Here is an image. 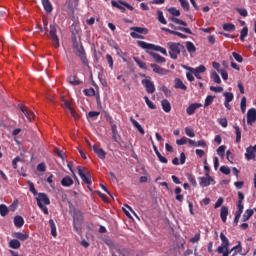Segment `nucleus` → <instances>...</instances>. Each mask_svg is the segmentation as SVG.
I'll list each match as a JSON object with an SVG mask.
<instances>
[{
	"label": "nucleus",
	"instance_id": "obj_1",
	"mask_svg": "<svg viewBox=\"0 0 256 256\" xmlns=\"http://www.w3.org/2000/svg\"><path fill=\"white\" fill-rule=\"evenodd\" d=\"M137 45L138 47H141V49H145L146 53H148V55H151L156 63H165V61H167L165 59V57H167V50L165 48L141 40L137 41ZM152 51H158L159 53H162V55H164L165 57L160 56L158 53Z\"/></svg>",
	"mask_w": 256,
	"mask_h": 256
},
{
	"label": "nucleus",
	"instance_id": "obj_2",
	"mask_svg": "<svg viewBox=\"0 0 256 256\" xmlns=\"http://www.w3.org/2000/svg\"><path fill=\"white\" fill-rule=\"evenodd\" d=\"M71 41L75 55L79 57L80 61H82V64L85 67L90 69L89 60L87 59V54L85 53V48H83V45H79V41H77V36L75 33H72Z\"/></svg>",
	"mask_w": 256,
	"mask_h": 256
},
{
	"label": "nucleus",
	"instance_id": "obj_3",
	"mask_svg": "<svg viewBox=\"0 0 256 256\" xmlns=\"http://www.w3.org/2000/svg\"><path fill=\"white\" fill-rule=\"evenodd\" d=\"M169 49V55L171 59L177 60L179 55H181V51H185V46H183L181 43L177 42H169L167 44Z\"/></svg>",
	"mask_w": 256,
	"mask_h": 256
},
{
	"label": "nucleus",
	"instance_id": "obj_4",
	"mask_svg": "<svg viewBox=\"0 0 256 256\" xmlns=\"http://www.w3.org/2000/svg\"><path fill=\"white\" fill-rule=\"evenodd\" d=\"M130 31H133L130 33V36L133 37V39H145L144 36L139 35L138 33L143 35H147V33H149V30L147 28H142L137 26L131 27Z\"/></svg>",
	"mask_w": 256,
	"mask_h": 256
},
{
	"label": "nucleus",
	"instance_id": "obj_5",
	"mask_svg": "<svg viewBox=\"0 0 256 256\" xmlns=\"http://www.w3.org/2000/svg\"><path fill=\"white\" fill-rule=\"evenodd\" d=\"M49 37L52 41L53 48L59 49V36H57V27L55 25H50Z\"/></svg>",
	"mask_w": 256,
	"mask_h": 256
},
{
	"label": "nucleus",
	"instance_id": "obj_6",
	"mask_svg": "<svg viewBox=\"0 0 256 256\" xmlns=\"http://www.w3.org/2000/svg\"><path fill=\"white\" fill-rule=\"evenodd\" d=\"M111 5H112V7H116V9H119L121 11V13H125V7H126V9H129V11L135 10V8L133 6H131L129 3H127L126 1H123V0H118V2L115 0H112ZM121 5H123V6H121Z\"/></svg>",
	"mask_w": 256,
	"mask_h": 256
},
{
	"label": "nucleus",
	"instance_id": "obj_7",
	"mask_svg": "<svg viewBox=\"0 0 256 256\" xmlns=\"http://www.w3.org/2000/svg\"><path fill=\"white\" fill-rule=\"evenodd\" d=\"M61 101L62 107H64V109H67L74 119H80L81 116H79V114L75 112V109H73V106H71V101L65 99V96L61 97Z\"/></svg>",
	"mask_w": 256,
	"mask_h": 256
},
{
	"label": "nucleus",
	"instance_id": "obj_8",
	"mask_svg": "<svg viewBox=\"0 0 256 256\" xmlns=\"http://www.w3.org/2000/svg\"><path fill=\"white\" fill-rule=\"evenodd\" d=\"M81 223H83V212L76 211L73 216V228L75 231H79L81 229Z\"/></svg>",
	"mask_w": 256,
	"mask_h": 256
},
{
	"label": "nucleus",
	"instance_id": "obj_9",
	"mask_svg": "<svg viewBox=\"0 0 256 256\" xmlns=\"http://www.w3.org/2000/svg\"><path fill=\"white\" fill-rule=\"evenodd\" d=\"M36 201L38 206L51 205V200L49 199V196L46 193H38Z\"/></svg>",
	"mask_w": 256,
	"mask_h": 256
},
{
	"label": "nucleus",
	"instance_id": "obj_10",
	"mask_svg": "<svg viewBox=\"0 0 256 256\" xmlns=\"http://www.w3.org/2000/svg\"><path fill=\"white\" fill-rule=\"evenodd\" d=\"M220 239L222 244L217 248V253H223L225 249H229V239L223 234V232L220 233Z\"/></svg>",
	"mask_w": 256,
	"mask_h": 256
},
{
	"label": "nucleus",
	"instance_id": "obj_11",
	"mask_svg": "<svg viewBox=\"0 0 256 256\" xmlns=\"http://www.w3.org/2000/svg\"><path fill=\"white\" fill-rule=\"evenodd\" d=\"M255 153H256V145L247 147L246 153L244 154L245 159H247V161L254 160L256 157Z\"/></svg>",
	"mask_w": 256,
	"mask_h": 256
},
{
	"label": "nucleus",
	"instance_id": "obj_12",
	"mask_svg": "<svg viewBox=\"0 0 256 256\" xmlns=\"http://www.w3.org/2000/svg\"><path fill=\"white\" fill-rule=\"evenodd\" d=\"M77 170H78V175L80 177V179H82V181H84V183H86V185H91V176L90 175H85V172L83 171V167L81 166H77Z\"/></svg>",
	"mask_w": 256,
	"mask_h": 256
},
{
	"label": "nucleus",
	"instance_id": "obj_13",
	"mask_svg": "<svg viewBox=\"0 0 256 256\" xmlns=\"http://www.w3.org/2000/svg\"><path fill=\"white\" fill-rule=\"evenodd\" d=\"M141 83L145 87L147 93L153 94V92L155 91V84L151 80L143 79Z\"/></svg>",
	"mask_w": 256,
	"mask_h": 256
},
{
	"label": "nucleus",
	"instance_id": "obj_14",
	"mask_svg": "<svg viewBox=\"0 0 256 256\" xmlns=\"http://www.w3.org/2000/svg\"><path fill=\"white\" fill-rule=\"evenodd\" d=\"M20 110L22 111L23 115L26 117V119L31 123L33 119H35V114L33 112L29 111V108L23 105H19Z\"/></svg>",
	"mask_w": 256,
	"mask_h": 256
},
{
	"label": "nucleus",
	"instance_id": "obj_15",
	"mask_svg": "<svg viewBox=\"0 0 256 256\" xmlns=\"http://www.w3.org/2000/svg\"><path fill=\"white\" fill-rule=\"evenodd\" d=\"M20 110L22 111L23 115L26 117V119L31 123L33 119H35V114L33 112L29 111V108L23 105H19Z\"/></svg>",
	"mask_w": 256,
	"mask_h": 256
},
{
	"label": "nucleus",
	"instance_id": "obj_16",
	"mask_svg": "<svg viewBox=\"0 0 256 256\" xmlns=\"http://www.w3.org/2000/svg\"><path fill=\"white\" fill-rule=\"evenodd\" d=\"M198 180H199V185L201 187H209V185H211V183L215 181L213 177H211V175H208L205 177H199Z\"/></svg>",
	"mask_w": 256,
	"mask_h": 256
},
{
	"label": "nucleus",
	"instance_id": "obj_17",
	"mask_svg": "<svg viewBox=\"0 0 256 256\" xmlns=\"http://www.w3.org/2000/svg\"><path fill=\"white\" fill-rule=\"evenodd\" d=\"M256 122V109L251 108L247 112V123L248 125H253Z\"/></svg>",
	"mask_w": 256,
	"mask_h": 256
},
{
	"label": "nucleus",
	"instance_id": "obj_18",
	"mask_svg": "<svg viewBox=\"0 0 256 256\" xmlns=\"http://www.w3.org/2000/svg\"><path fill=\"white\" fill-rule=\"evenodd\" d=\"M92 149L99 159H105V157H107V152H105L103 148H99L97 145H94Z\"/></svg>",
	"mask_w": 256,
	"mask_h": 256
},
{
	"label": "nucleus",
	"instance_id": "obj_19",
	"mask_svg": "<svg viewBox=\"0 0 256 256\" xmlns=\"http://www.w3.org/2000/svg\"><path fill=\"white\" fill-rule=\"evenodd\" d=\"M150 66L153 68L154 73H157L158 75H167V73H169V70L162 68L157 64H150Z\"/></svg>",
	"mask_w": 256,
	"mask_h": 256
},
{
	"label": "nucleus",
	"instance_id": "obj_20",
	"mask_svg": "<svg viewBox=\"0 0 256 256\" xmlns=\"http://www.w3.org/2000/svg\"><path fill=\"white\" fill-rule=\"evenodd\" d=\"M121 135H123V130L112 129L113 140L119 143V145H121V141L123 140Z\"/></svg>",
	"mask_w": 256,
	"mask_h": 256
},
{
	"label": "nucleus",
	"instance_id": "obj_21",
	"mask_svg": "<svg viewBox=\"0 0 256 256\" xmlns=\"http://www.w3.org/2000/svg\"><path fill=\"white\" fill-rule=\"evenodd\" d=\"M200 107H203V105L199 103L190 104L186 109L187 115H193L195 111H197V109H199Z\"/></svg>",
	"mask_w": 256,
	"mask_h": 256
},
{
	"label": "nucleus",
	"instance_id": "obj_22",
	"mask_svg": "<svg viewBox=\"0 0 256 256\" xmlns=\"http://www.w3.org/2000/svg\"><path fill=\"white\" fill-rule=\"evenodd\" d=\"M228 215H229V208L227 206H222L220 210V217L223 223H227Z\"/></svg>",
	"mask_w": 256,
	"mask_h": 256
},
{
	"label": "nucleus",
	"instance_id": "obj_23",
	"mask_svg": "<svg viewBox=\"0 0 256 256\" xmlns=\"http://www.w3.org/2000/svg\"><path fill=\"white\" fill-rule=\"evenodd\" d=\"M171 29H175L177 31H183L184 33H187L188 35H193V32L189 28L181 27V26H175L173 23L168 24Z\"/></svg>",
	"mask_w": 256,
	"mask_h": 256
},
{
	"label": "nucleus",
	"instance_id": "obj_24",
	"mask_svg": "<svg viewBox=\"0 0 256 256\" xmlns=\"http://www.w3.org/2000/svg\"><path fill=\"white\" fill-rule=\"evenodd\" d=\"M68 83H70V85H81V83H83L81 80H79V77L77 75H71L67 78Z\"/></svg>",
	"mask_w": 256,
	"mask_h": 256
},
{
	"label": "nucleus",
	"instance_id": "obj_25",
	"mask_svg": "<svg viewBox=\"0 0 256 256\" xmlns=\"http://www.w3.org/2000/svg\"><path fill=\"white\" fill-rule=\"evenodd\" d=\"M12 237L19 241H27L29 239V234H23L22 232H14Z\"/></svg>",
	"mask_w": 256,
	"mask_h": 256
},
{
	"label": "nucleus",
	"instance_id": "obj_26",
	"mask_svg": "<svg viewBox=\"0 0 256 256\" xmlns=\"http://www.w3.org/2000/svg\"><path fill=\"white\" fill-rule=\"evenodd\" d=\"M42 5L44 7V10L46 13H51L53 11V4H51V1L49 0H41Z\"/></svg>",
	"mask_w": 256,
	"mask_h": 256
},
{
	"label": "nucleus",
	"instance_id": "obj_27",
	"mask_svg": "<svg viewBox=\"0 0 256 256\" xmlns=\"http://www.w3.org/2000/svg\"><path fill=\"white\" fill-rule=\"evenodd\" d=\"M174 83H175L174 85L175 89H181L182 91H187V86L183 84V81L181 79L176 78L174 80Z\"/></svg>",
	"mask_w": 256,
	"mask_h": 256
},
{
	"label": "nucleus",
	"instance_id": "obj_28",
	"mask_svg": "<svg viewBox=\"0 0 256 256\" xmlns=\"http://www.w3.org/2000/svg\"><path fill=\"white\" fill-rule=\"evenodd\" d=\"M61 185L62 187H71V185H73V178H71V176H65L61 180Z\"/></svg>",
	"mask_w": 256,
	"mask_h": 256
},
{
	"label": "nucleus",
	"instance_id": "obj_29",
	"mask_svg": "<svg viewBox=\"0 0 256 256\" xmlns=\"http://www.w3.org/2000/svg\"><path fill=\"white\" fill-rule=\"evenodd\" d=\"M161 106H162L163 111H165V113L171 112V103L169 102V100H167V99L162 100Z\"/></svg>",
	"mask_w": 256,
	"mask_h": 256
},
{
	"label": "nucleus",
	"instance_id": "obj_30",
	"mask_svg": "<svg viewBox=\"0 0 256 256\" xmlns=\"http://www.w3.org/2000/svg\"><path fill=\"white\" fill-rule=\"evenodd\" d=\"M254 210L253 209H247L243 216H242V221L245 223V221H249L251 217H253Z\"/></svg>",
	"mask_w": 256,
	"mask_h": 256
},
{
	"label": "nucleus",
	"instance_id": "obj_31",
	"mask_svg": "<svg viewBox=\"0 0 256 256\" xmlns=\"http://www.w3.org/2000/svg\"><path fill=\"white\" fill-rule=\"evenodd\" d=\"M14 225L15 227L21 228L23 225H25V220L21 216H15Z\"/></svg>",
	"mask_w": 256,
	"mask_h": 256
},
{
	"label": "nucleus",
	"instance_id": "obj_32",
	"mask_svg": "<svg viewBox=\"0 0 256 256\" xmlns=\"http://www.w3.org/2000/svg\"><path fill=\"white\" fill-rule=\"evenodd\" d=\"M10 249H20L21 248V242L17 239H12L9 242Z\"/></svg>",
	"mask_w": 256,
	"mask_h": 256
},
{
	"label": "nucleus",
	"instance_id": "obj_33",
	"mask_svg": "<svg viewBox=\"0 0 256 256\" xmlns=\"http://www.w3.org/2000/svg\"><path fill=\"white\" fill-rule=\"evenodd\" d=\"M49 225H50L52 237H57V226L55 225V221L53 219H50Z\"/></svg>",
	"mask_w": 256,
	"mask_h": 256
},
{
	"label": "nucleus",
	"instance_id": "obj_34",
	"mask_svg": "<svg viewBox=\"0 0 256 256\" xmlns=\"http://www.w3.org/2000/svg\"><path fill=\"white\" fill-rule=\"evenodd\" d=\"M189 71H191V73H205L207 71V68H205V66L200 65L196 68H188Z\"/></svg>",
	"mask_w": 256,
	"mask_h": 256
},
{
	"label": "nucleus",
	"instance_id": "obj_35",
	"mask_svg": "<svg viewBox=\"0 0 256 256\" xmlns=\"http://www.w3.org/2000/svg\"><path fill=\"white\" fill-rule=\"evenodd\" d=\"M0 215L1 217H7L9 215V208L5 204H0Z\"/></svg>",
	"mask_w": 256,
	"mask_h": 256
},
{
	"label": "nucleus",
	"instance_id": "obj_36",
	"mask_svg": "<svg viewBox=\"0 0 256 256\" xmlns=\"http://www.w3.org/2000/svg\"><path fill=\"white\" fill-rule=\"evenodd\" d=\"M186 49H187L188 53H195V51H197L195 44H193V42H191V41L186 42Z\"/></svg>",
	"mask_w": 256,
	"mask_h": 256
},
{
	"label": "nucleus",
	"instance_id": "obj_37",
	"mask_svg": "<svg viewBox=\"0 0 256 256\" xmlns=\"http://www.w3.org/2000/svg\"><path fill=\"white\" fill-rule=\"evenodd\" d=\"M181 187H176L174 192L176 194V201H180V203H183L184 196L181 195Z\"/></svg>",
	"mask_w": 256,
	"mask_h": 256
},
{
	"label": "nucleus",
	"instance_id": "obj_38",
	"mask_svg": "<svg viewBox=\"0 0 256 256\" xmlns=\"http://www.w3.org/2000/svg\"><path fill=\"white\" fill-rule=\"evenodd\" d=\"M249 35V28L247 26H244L240 32V41H245V37Z\"/></svg>",
	"mask_w": 256,
	"mask_h": 256
},
{
	"label": "nucleus",
	"instance_id": "obj_39",
	"mask_svg": "<svg viewBox=\"0 0 256 256\" xmlns=\"http://www.w3.org/2000/svg\"><path fill=\"white\" fill-rule=\"evenodd\" d=\"M157 15L159 23H161L162 25H167V20L165 19V16H163V11L158 10Z\"/></svg>",
	"mask_w": 256,
	"mask_h": 256
},
{
	"label": "nucleus",
	"instance_id": "obj_40",
	"mask_svg": "<svg viewBox=\"0 0 256 256\" xmlns=\"http://www.w3.org/2000/svg\"><path fill=\"white\" fill-rule=\"evenodd\" d=\"M170 21H172L173 23H176V25H182L183 27H187V22L178 19L176 17H170Z\"/></svg>",
	"mask_w": 256,
	"mask_h": 256
},
{
	"label": "nucleus",
	"instance_id": "obj_41",
	"mask_svg": "<svg viewBox=\"0 0 256 256\" xmlns=\"http://www.w3.org/2000/svg\"><path fill=\"white\" fill-rule=\"evenodd\" d=\"M211 79L214 81V83H217L218 85H220L221 83V77L219 76V74H217V72H212L210 75Z\"/></svg>",
	"mask_w": 256,
	"mask_h": 256
},
{
	"label": "nucleus",
	"instance_id": "obj_42",
	"mask_svg": "<svg viewBox=\"0 0 256 256\" xmlns=\"http://www.w3.org/2000/svg\"><path fill=\"white\" fill-rule=\"evenodd\" d=\"M168 13H170V15H173V17H180L181 16V11L177 10V8H175V7L169 8Z\"/></svg>",
	"mask_w": 256,
	"mask_h": 256
},
{
	"label": "nucleus",
	"instance_id": "obj_43",
	"mask_svg": "<svg viewBox=\"0 0 256 256\" xmlns=\"http://www.w3.org/2000/svg\"><path fill=\"white\" fill-rule=\"evenodd\" d=\"M83 93L86 97H95V89L93 88L84 89Z\"/></svg>",
	"mask_w": 256,
	"mask_h": 256
},
{
	"label": "nucleus",
	"instance_id": "obj_44",
	"mask_svg": "<svg viewBox=\"0 0 256 256\" xmlns=\"http://www.w3.org/2000/svg\"><path fill=\"white\" fill-rule=\"evenodd\" d=\"M99 115H101L100 112H97V111H90L88 114H87V119H97V117H99Z\"/></svg>",
	"mask_w": 256,
	"mask_h": 256
},
{
	"label": "nucleus",
	"instance_id": "obj_45",
	"mask_svg": "<svg viewBox=\"0 0 256 256\" xmlns=\"http://www.w3.org/2000/svg\"><path fill=\"white\" fill-rule=\"evenodd\" d=\"M144 101H145L147 107H149V109H157V106H155V104L149 100L148 96H144Z\"/></svg>",
	"mask_w": 256,
	"mask_h": 256
},
{
	"label": "nucleus",
	"instance_id": "obj_46",
	"mask_svg": "<svg viewBox=\"0 0 256 256\" xmlns=\"http://www.w3.org/2000/svg\"><path fill=\"white\" fill-rule=\"evenodd\" d=\"M240 109H241L242 113H245V111L247 110V98L246 97H243L241 99Z\"/></svg>",
	"mask_w": 256,
	"mask_h": 256
},
{
	"label": "nucleus",
	"instance_id": "obj_47",
	"mask_svg": "<svg viewBox=\"0 0 256 256\" xmlns=\"http://www.w3.org/2000/svg\"><path fill=\"white\" fill-rule=\"evenodd\" d=\"M134 61L138 65V67H140V69L147 70V64L145 62L139 60V58H134Z\"/></svg>",
	"mask_w": 256,
	"mask_h": 256
},
{
	"label": "nucleus",
	"instance_id": "obj_48",
	"mask_svg": "<svg viewBox=\"0 0 256 256\" xmlns=\"http://www.w3.org/2000/svg\"><path fill=\"white\" fill-rule=\"evenodd\" d=\"M187 179L193 187H197V180H195V176H193V174H187Z\"/></svg>",
	"mask_w": 256,
	"mask_h": 256
},
{
	"label": "nucleus",
	"instance_id": "obj_49",
	"mask_svg": "<svg viewBox=\"0 0 256 256\" xmlns=\"http://www.w3.org/2000/svg\"><path fill=\"white\" fill-rule=\"evenodd\" d=\"M224 31H235V26L233 23H225L223 24Z\"/></svg>",
	"mask_w": 256,
	"mask_h": 256
},
{
	"label": "nucleus",
	"instance_id": "obj_50",
	"mask_svg": "<svg viewBox=\"0 0 256 256\" xmlns=\"http://www.w3.org/2000/svg\"><path fill=\"white\" fill-rule=\"evenodd\" d=\"M224 97H225V101L228 103H231V101H233L234 99V95L232 92H225Z\"/></svg>",
	"mask_w": 256,
	"mask_h": 256
},
{
	"label": "nucleus",
	"instance_id": "obj_51",
	"mask_svg": "<svg viewBox=\"0 0 256 256\" xmlns=\"http://www.w3.org/2000/svg\"><path fill=\"white\" fill-rule=\"evenodd\" d=\"M215 99V96L208 95L205 99L204 107H209L211 103H213V100Z\"/></svg>",
	"mask_w": 256,
	"mask_h": 256
},
{
	"label": "nucleus",
	"instance_id": "obj_52",
	"mask_svg": "<svg viewBox=\"0 0 256 256\" xmlns=\"http://www.w3.org/2000/svg\"><path fill=\"white\" fill-rule=\"evenodd\" d=\"M181 7L184 9V11H189L190 6L189 2L187 0H179Z\"/></svg>",
	"mask_w": 256,
	"mask_h": 256
},
{
	"label": "nucleus",
	"instance_id": "obj_53",
	"mask_svg": "<svg viewBox=\"0 0 256 256\" xmlns=\"http://www.w3.org/2000/svg\"><path fill=\"white\" fill-rule=\"evenodd\" d=\"M232 56L235 59V61H237V63H243V56H241V54L233 52Z\"/></svg>",
	"mask_w": 256,
	"mask_h": 256
},
{
	"label": "nucleus",
	"instance_id": "obj_54",
	"mask_svg": "<svg viewBox=\"0 0 256 256\" xmlns=\"http://www.w3.org/2000/svg\"><path fill=\"white\" fill-rule=\"evenodd\" d=\"M106 61L110 67V69H113V56H111V54H106Z\"/></svg>",
	"mask_w": 256,
	"mask_h": 256
},
{
	"label": "nucleus",
	"instance_id": "obj_55",
	"mask_svg": "<svg viewBox=\"0 0 256 256\" xmlns=\"http://www.w3.org/2000/svg\"><path fill=\"white\" fill-rule=\"evenodd\" d=\"M225 149H227V146L222 145L217 149V153L220 157H224L225 156Z\"/></svg>",
	"mask_w": 256,
	"mask_h": 256
},
{
	"label": "nucleus",
	"instance_id": "obj_56",
	"mask_svg": "<svg viewBox=\"0 0 256 256\" xmlns=\"http://www.w3.org/2000/svg\"><path fill=\"white\" fill-rule=\"evenodd\" d=\"M220 171H221V173H223L224 175H230V173H231V168H229L228 166H221V167H220Z\"/></svg>",
	"mask_w": 256,
	"mask_h": 256
},
{
	"label": "nucleus",
	"instance_id": "obj_57",
	"mask_svg": "<svg viewBox=\"0 0 256 256\" xmlns=\"http://www.w3.org/2000/svg\"><path fill=\"white\" fill-rule=\"evenodd\" d=\"M236 11L241 15V17H247L249 13L247 12V9L245 8H238Z\"/></svg>",
	"mask_w": 256,
	"mask_h": 256
},
{
	"label": "nucleus",
	"instance_id": "obj_58",
	"mask_svg": "<svg viewBox=\"0 0 256 256\" xmlns=\"http://www.w3.org/2000/svg\"><path fill=\"white\" fill-rule=\"evenodd\" d=\"M23 161V159H21V157L17 156L12 160V167L13 169H17V163Z\"/></svg>",
	"mask_w": 256,
	"mask_h": 256
},
{
	"label": "nucleus",
	"instance_id": "obj_59",
	"mask_svg": "<svg viewBox=\"0 0 256 256\" xmlns=\"http://www.w3.org/2000/svg\"><path fill=\"white\" fill-rule=\"evenodd\" d=\"M210 91H214V93H223V87H221V86H211Z\"/></svg>",
	"mask_w": 256,
	"mask_h": 256
},
{
	"label": "nucleus",
	"instance_id": "obj_60",
	"mask_svg": "<svg viewBox=\"0 0 256 256\" xmlns=\"http://www.w3.org/2000/svg\"><path fill=\"white\" fill-rule=\"evenodd\" d=\"M200 240H201V234L200 233L195 234L194 237H192L190 239V241L192 243H199Z\"/></svg>",
	"mask_w": 256,
	"mask_h": 256
},
{
	"label": "nucleus",
	"instance_id": "obj_61",
	"mask_svg": "<svg viewBox=\"0 0 256 256\" xmlns=\"http://www.w3.org/2000/svg\"><path fill=\"white\" fill-rule=\"evenodd\" d=\"M224 199L223 197L218 198V200L216 201L215 205H214V209H219V207H221V205H223L224 203Z\"/></svg>",
	"mask_w": 256,
	"mask_h": 256
},
{
	"label": "nucleus",
	"instance_id": "obj_62",
	"mask_svg": "<svg viewBox=\"0 0 256 256\" xmlns=\"http://www.w3.org/2000/svg\"><path fill=\"white\" fill-rule=\"evenodd\" d=\"M160 90L163 91V93L167 96V97H171V90H169V88H167V86H162L160 88Z\"/></svg>",
	"mask_w": 256,
	"mask_h": 256
},
{
	"label": "nucleus",
	"instance_id": "obj_63",
	"mask_svg": "<svg viewBox=\"0 0 256 256\" xmlns=\"http://www.w3.org/2000/svg\"><path fill=\"white\" fill-rule=\"evenodd\" d=\"M218 123L219 125H221V127H227V118H220L218 119Z\"/></svg>",
	"mask_w": 256,
	"mask_h": 256
},
{
	"label": "nucleus",
	"instance_id": "obj_64",
	"mask_svg": "<svg viewBox=\"0 0 256 256\" xmlns=\"http://www.w3.org/2000/svg\"><path fill=\"white\" fill-rule=\"evenodd\" d=\"M187 141H188L187 137H182L181 139L176 141V144L177 145H186Z\"/></svg>",
	"mask_w": 256,
	"mask_h": 256
}]
</instances>
